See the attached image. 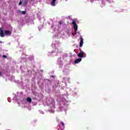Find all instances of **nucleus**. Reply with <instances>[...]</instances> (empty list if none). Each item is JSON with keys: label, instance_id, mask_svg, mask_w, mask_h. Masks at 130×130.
Masks as SVG:
<instances>
[{"label": "nucleus", "instance_id": "nucleus-1", "mask_svg": "<svg viewBox=\"0 0 130 130\" xmlns=\"http://www.w3.org/2000/svg\"><path fill=\"white\" fill-rule=\"evenodd\" d=\"M12 34V32L10 30H4L1 28V37H5V35L7 36H10Z\"/></svg>", "mask_w": 130, "mask_h": 130}, {"label": "nucleus", "instance_id": "nucleus-2", "mask_svg": "<svg viewBox=\"0 0 130 130\" xmlns=\"http://www.w3.org/2000/svg\"><path fill=\"white\" fill-rule=\"evenodd\" d=\"M78 56L80 58H82V57H86V53H85V52L82 51V50L80 49L79 53L78 54Z\"/></svg>", "mask_w": 130, "mask_h": 130}, {"label": "nucleus", "instance_id": "nucleus-3", "mask_svg": "<svg viewBox=\"0 0 130 130\" xmlns=\"http://www.w3.org/2000/svg\"><path fill=\"white\" fill-rule=\"evenodd\" d=\"M72 24L74 26V30L76 32H77V31H78V25H77V23H76V21H72Z\"/></svg>", "mask_w": 130, "mask_h": 130}, {"label": "nucleus", "instance_id": "nucleus-4", "mask_svg": "<svg viewBox=\"0 0 130 130\" xmlns=\"http://www.w3.org/2000/svg\"><path fill=\"white\" fill-rule=\"evenodd\" d=\"M83 44H84V39L82 37H80V42L79 46L80 47H82L83 46Z\"/></svg>", "mask_w": 130, "mask_h": 130}, {"label": "nucleus", "instance_id": "nucleus-5", "mask_svg": "<svg viewBox=\"0 0 130 130\" xmlns=\"http://www.w3.org/2000/svg\"><path fill=\"white\" fill-rule=\"evenodd\" d=\"M56 2V0H52V2H51V5L52 7H54L55 6V2Z\"/></svg>", "mask_w": 130, "mask_h": 130}, {"label": "nucleus", "instance_id": "nucleus-6", "mask_svg": "<svg viewBox=\"0 0 130 130\" xmlns=\"http://www.w3.org/2000/svg\"><path fill=\"white\" fill-rule=\"evenodd\" d=\"M81 60H82L81 58L77 59L75 61V63H79V62H80V61H81Z\"/></svg>", "mask_w": 130, "mask_h": 130}, {"label": "nucleus", "instance_id": "nucleus-7", "mask_svg": "<svg viewBox=\"0 0 130 130\" xmlns=\"http://www.w3.org/2000/svg\"><path fill=\"white\" fill-rule=\"evenodd\" d=\"M27 102H29V103H30V102H32V99H31V98L28 97L27 98Z\"/></svg>", "mask_w": 130, "mask_h": 130}, {"label": "nucleus", "instance_id": "nucleus-8", "mask_svg": "<svg viewBox=\"0 0 130 130\" xmlns=\"http://www.w3.org/2000/svg\"><path fill=\"white\" fill-rule=\"evenodd\" d=\"M3 58H8V57L6 55H4L2 56Z\"/></svg>", "mask_w": 130, "mask_h": 130}, {"label": "nucleus", "instance_id": "nucleus-9", "mask_svg": "<svg viewBox=\"0 0 130 130\" xmlns=\"http://www.w3.org/2000/svg\"><path fill=\"white\" fill-rule=\"evenodd\" d=\"M21 13L22 15H26V11H22Z\"/></svg>", "mask_w": 130, "mask_h": 130}, {"label": "nucleus", "instance_id": "nucleus-10", "mask_svg": "<svg viewBox=\"0 0 130 130\" xmlns=\"http://www.w3.org/2000/svg\"><path fill=\"white\" fill-rule=\"evenodd\" d=\"M61 124L63 126H64V123L63 122H61Z\"/></svg>", "mask_w": 130, "mask_h": 130}, {"label": "nucleus", "instance_id": "nucleus-11", "mask_svg": "<svg viewBox=\"0 0 130 130\" xmlns=\"http://www.w3.org/2000/svg\"><path fill=\"white\" fill-rule=\"evenodd\" d=\"M21 5H22V1H20L19 6H21Z\"/></svg>", "mask_w": 130, "mask_h": 130}, {"label": "nucleus", "instance_id": "nucleus-12", "mask_svg": "<svg viewBox=\"0 0 130 130\" xmlns=\"http://www.w3.org/2000/svg\"><path fill=\"white\" fill-rule=\"evenodd\" d=\"M59 24H60V25H61V24H62V22L61 21H59Z\"/></svg>", "mask_w": 130, "mask_h": 130}, {"label": "nucleus", "instance_id": "nucleus-13", "mask_svg": "<svg viewBox=\"0 0 130 130\" xmlns=\"http://www.w3.org/2000/svg\"><path fill=\"white\" fill-rule=\"evenodd\" d=\"M51 77H52V78H54V76H51Z\"/></svg>", "mask_w": 130, "mask_h": 130}]
</instances>
